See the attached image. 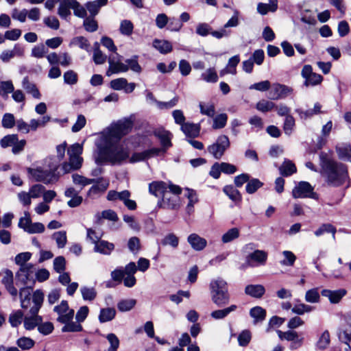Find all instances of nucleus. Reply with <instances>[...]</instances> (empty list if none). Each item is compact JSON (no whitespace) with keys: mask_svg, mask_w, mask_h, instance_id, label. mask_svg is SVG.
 Returning <instances> with one entry per match:
<instances>
[{"mask_svg":"<svg viewBox=\"0 0 351 351\" xmlns=\"http://www.w3.org/2000/svg\"><path fill=\"white\" fill-rule=\"evenodd\" d=\"M70 45H77L80 48L88 51L89 49V43L88 40L83 36H77L74 38Z\"/></svg>","mask_w":351,"mask_h":351,"instance_id":"obj_62","label":"nucleus"},{"mask_svg":"<svg viewBox=\"0 0 351 351\" xmlns=\"http://www.w3.org/2000/svg\"><path fill=\"white\" fill-rule=\"evenodd\" d=\"M263 186V183L258 179L254 178L249 180L246 185V191L249 194L255 193L259 188Z\"/></svg>","mask_w":351,"mask_h":351,"instance_id":"obj_57","label":"nucleus"},{"mask_svg":"<svg viewBox=\"0 0 351 351\" xmlns=\"http://www.w3.org/2000/svg\"><path fill=\"white\" fill-rule=\"evenodd\" d=\"M32 254L30 252H22L17 254L15 256V263L16 265H19L20 267L24 265H27L28 263L27 262L31 258Z\"/></svg>","mask_w":351,"mask_h":351,"instance_id":"obj_59","label":"nucleus"},{"mask_svg":"<svg viewBox=\"0 0 351 351\" xmlns=\"http://www.w3.org/2000/svg\"><path fill=\"white\" fill-rule=\"evenodd\" d=\"M109 71L112 73H125L129 70V67L126 64L120 61H116L109 58Z\"/></svg>","mask_w":351,"mask_h":351,"instance_id":"obj_27","label":"nucleus"},{"mask_svg":"<svg viewBox=\"0 0 351 351\" xmlns=\"http://www.w3.org/2000/svg\"><path fill=\"white\" fill-rule=\"evenodd\" d=\"M30 316H25L23 320L24 328L26 330H31L38 327L39 324L43 322L41 316L38 313H30Z\"/></svg>","mask_w":351,"mask_h":351,"instance_id":"obj_17","label":"nucleus"},{"mask_svg":"<svg viewBox=\"0 0 351 351\" xmlns=\"http://www.w3.org/2000/svg\"><path fill=\"white\" fill-rule=\"evenodd\" d=\"M116 311L113 308H101L99 315V320L101 323L107 322L114 319Z\"/></svg>","mask_w":351,"mask_h":351,"instance_id":"obj_34","label":"nucleus"},{"mask_svg":"<svg viewBox=\"0 0 351 351\" xmlns=\"http://www.w3.org/2000/svg\"><path fill=\"white\" fill-rule=\"evenodd\" d=\"M134 29V25L130 20H123L120 23L119 31L122 35L130 36Z\"/></svg>","mask_w":351,"mask_h":351,"instance_id":"obj_42","label":"nucleus"},{"mask_svg":"<svg viewBox=\"0 0 351 351\" xmlns=\"http://www.w3.org/2000/svg\"><path fill=\"white\" fill-rule=\"evenodd\" d=\"M44 294L40 289L36 290L32 295L34 305L29 310L30 313H38L43 302Z\"/></svg>","mask_w":351,"mask_h":351,"instance_id":"obj_23","label":"nucleus"},{"mask_svg":"<svg viewBox=\"0 0 351 351\" xmlns=\"http://www.w3.org/2000/svg\"><path fill=\"white\" fill-rule=\"evenodd\" d=\"M114 248V245L113 243L100 239L95 245L94 250L96 252L108 255L112 252Z\"/></svg>","mask_w":351,"mask_h":351,"instance_id":"obj_24","label":"nucleus"},{"mask_svg":"<svg viewBox=\"0 0 351 351\" xmlns=\"http://www.w3.org/2000/svg\"><path fill=\"white\" fill-rule=\"evenodd\" d=\"M293 93L291 87L280 83H274L269 92V97L272 100L285 99Z\"/></svg>","mask_w":351,"mask_h":351,"instance_id":"obj_9","label":"nucleus"},{"mask_svg":"<svg viewBox=\"0 0 351 351\" xmlns=\"http://www.w3.org/2000/svg\"><path fill=\"white\" fill-rule=\"evenodd\" d=\"M223 191L231 199L232 201L237 202L241 199L239 191L232 186H226L223 189Z\"/></svg>","mask_w":351,"mask_h":351,"instance_id":"obj_43","label":"nucleus"},{"mask_svg":"<svg viewBox=\"0 0 351 351\" xmlns=\"http://www.w3.org/2000/svg\"><path fill=\"white\" fill-rule=\"evenodd\" d=\"M17 138V134L6 135L3 136L0 141V145L3 148H6L8 147H13L14 144L16 143Z\"/></svg>","mask_w":351,"mask_h":351,"instance_id":"obj_53","label":"nucleus"},{"mask_svg":"<svg viewBox=\"0 0 351 351\" xmlns=\"http://www.w3.org/2000/svg\"><path fill=\"white\" fill-rule=\"evenodd\" d=\"M53 311L58 314L57 321L60 323H66L71 321L74 316V311L69 308L68 303L62 300L59 305L54 307Z\"/></svg>","mask_w":351,"mask_h":351,"instance_id":"obj_11","label":"nucleus"},{"mask_svg":"<svg viewBox=\"0 0 351 351\" xmlns=\"http://www.w3.org/2000/svg\"><path fill=\"white\" fill-rule=\"evenodd\" d=\"M181 130L186 136L195 138L199 134L200 125L186 122L185 124H182Z\"/></svg>","mask_w":351,"mask_h":351,"instance_id":"obj_22","label":"nucleus"},{"mask_svg":"<svg viewBox=\"0 0 351 351\" xmlns=\"http://www.w3.org/2000/svg\"><path fill=\"white\" fill-rule=\"evenodd\" d=\"M210 289L212 301L217 306H222L229 303L227 282L222 278H218L211 280Z\"/></svg>","mask_w":351,"mask_h":351,"instance_id":"obj_4","label":"nucleus"},{"mask_svg":"<svg viewBox=\"0 0 351 351\" xmlns=\"http://www.w3.org/2000/svg\"><path fill=\"white\" fill-rule=\"evenodd\" d=\"M34 270V266L32 263L21 267L16 274L17 282L24 285H34L35 283Z\"/></svg>","mask_w":351,"mask_h":351,"instance_id":"obj_8","label":"nucleus"},{"mask_svg":"<svg viewBox=\"0 0 351 351\" xmlns=\"http://www.w3.org/2000/svg\"><path fill=\"white\" fill-rule=\"evenodd\" d=\"M182 193V189L175 184H169V188L163 194L159 205L161 208L167 209H177L180 206L178 195Z\"/></svg>","mask_w":351,"mask_h":351,"instance_id":"obj_6","label":"nucleus"},{"mask_svg":"<svg viewBox=\"0 0 351 351\" xmlns=\"http://www.w3.org/2000/svg\"><path fill=\"white\" fill-rule=\"evenodd\" d=\"M66 261L65 258L62 256H58L53 260V269L57 273L61 274L65 269Z\"/></svg>","mask_w":351,"mask_h":351,"instance_id":"obj_64","label":"nucleus"},{"mask_svg":"<svg viewBox=\"0 0 351 351\" xmlns=\"http://www.w3.org/2000/svg\"><path fill=\"white\" fill-rule=\"evenodd\" d=\"M22 86L29 94H31L34 98L40 99V93L36 85L31 82L28 77H24L22 82Z\"/></svg>","mask_w":351,"mask_h":351,"instance_id":"obj_29","label":"nucleus"},{"mask_svg":"<svg viewBox=\"0 0 351 351\" xmlns=\"http://www.w3.org/2000/svg\"><path fill=\"white\" fill-rule=\"evenodd\" d=\"M347 291L344 289L337 290L323 289L321 292L322 296L327 298L332 304H337L340 302L342 298L346 294Z\"/></svg>","mask_w":351,"mask_h":351,"instance_id":"obj_14","label":"nucleus"},{"mask_svg":"<svg viewBox=\"0 0 351 351\" xmlns=\"http://www.w3.org/2000/svg\"><path fill=\"white\" fill-rule=\"evenodd\" d=\"M250 316L254 318V322H262L265 319L266 316V311L261 306H255L251 308L250 311Z\"/></svg>","mask_w":351,"mask_h":351,"instance_id":"obj_37","label":"nucleus"},{"mask_svg":"<svg viewBox=\"0 0 351 351\" xmlns=\"http://www.w3.org/2000/svg\"><path fill=\"white\" fill-rule=\"evenodd\" d=\"M240 236V230L237 228H232L225 232L221 237L223 243H228L237 239Z\"/></svg>","mask_w":351,"mask_h":351,"instance_id":"obj_36","label":"nucleus"},{"mask_svg":"<svg viewBox=\"0 0 351 351\" xmlns=\"http://www.w3.org/2000/svg\"><path fill=\"white\" fill-rule=\"evenodd\" d=\"M229 147L228 137L226 135H220L215 143L208 147L207 150L215 159H220Z\"/></svg>","mask_w":351,"mask_h":351,"instance_id":"obj_7","label":"nucleus"},{"mask_svg":"<svg viewBox=\"0 0 351 351\" xmlns=\"http://www.w3.org/2000/svg\"><path fill=\"white\" fill-rule=\"evenodd\" d=\"M240 62L239 55H236L230 58L228 60L227 66L220 71V75L224 76L227 74L235 75L237 73V66Z\"/></svg>","mask_w":351,"mask_h":351,"instance_id":"obj_18","label":"nucleus"},{"mask_svg":"<svg viewBox=\"0 0 351 351\" xmlns=\"http://www.w3.org/2000/svg\"><path fill=\"white\" fill-rule=\"evenodd\" d=\"M301 75L305 79L304 85L306 86L318 85L323 80V77L321 75L313 72L312 66L309 64L303 66Z\"/></svg>","mask_w":351,"mask_h":351,"instance_id":"obj_10","label":"nucleus"},{"mask_svg":"<svg viewBox=\"0 0 351 351\" xmlns=\"http://www.w3.org/2000/svg\"><path fill=\"white\" fill-rule=\"evenodd\" d=\"M330 343V334L326 330L324 331L320 336L317 342V348L319 350H324L328 347Z\"/></svg>","mask_w":351,"mask_h":351,"instance_id":"obj_55","label":"nucleus"},{"mask_svg":"<svg viewBox=\"0 0 351 351\" xmlns=\"http://www.w3.org/2000/svg\"><path fill=\"white\" fill-rule=\"evenodd\" d=\"M320 300V295L317 288L308 290L305 293V300L308 303H318Z\"/></svg>","mask_w":351,"mask_h":351,"instance_id":"obj_46","label":"nucleus"},{"mask_svg":"<svg viewBox=\"0 0 351 351\" xmlns=\"http://www.w3.org/2000/svg\"><path fill=\"white\" fill-rule=\"evenodd\" d=\"M106 337L110 344L108 351H117L119 346V339L117 335L114 333H109Z\"/></svg>","mask_w":351,"mask_h":351,"instance_id":"obj_63","label":"nucleus"},{"mask_svg":"<svg viewBox=\"0 0 351 351\" xmlns=\"http://www.w3.org/2000/svg\"><path fill=\"white\" fill-rule=\"evenodd\" d=\"M313 188L307 182H300L293 189L292 195L294 198L313 197Z\"/></svg>","mask_w":351,"mask_h":351,"instance_id":"obj_12","label":"nucleus"},{"mask_svg":"<svg viewBox=\"0 0 351 351\" xmlns=\"http://www.w3.org/2000/svg\"><path fill=\"white\" fill-rule=\"evenodd\" d=\"M338 156L341 160H349L351 157V147L350 145H340L336 147Z\"/></svg>","mask_w":351,"mask_h":351,"instance_id":"obj_39","label":"nucleus"},{"mask_svg":"<svg viewBox=\"0 0 351 351\" xmlns=\"http://www.w3.org/2000/svg\"><path fill=\"white\" fill-rule=\"evenodd\" d=\"M67 144L66 142L62 143L60 145H57L56 147V157H49L46 159V162L49 161L51 162H55L58 161V167L59 166V162L64 158L65 151L66 149Z\"/></svg>","mask_w":351,"mask_h":351,"instance_id":"obj_35","label":"nucleus"},{"mask_svg":"<svg viewBox=\"0 0 351 351\" xmlns=\"http://www.w3.org/2000/svg\"><path fill=\"white\" fill-rule=\"evenodd\" d=\"M187 241L191 247L195 251H202L207 245L206 240L195 233L189 235Z\"/></svg>","mask_w":351,"mask_h":351,"instance_id":"obj_15","label":"nucleus"},{"mask_svg":"<svg viewBox=\"0 0 351 351\" xmlns=\"http://www.w3.org/2000/svg\"><path fill=\"white\" fill-rule=\"evenodd\" d=\"M163 245H170L173 248H176L179 244L178 237L173 233L167 234L162 241Z\"/></svg>","mask_w":351,"mask_h":351,"instance_id":"obj_49","label":"nucleus"},{"mask_svg":"<svg viewBox=\"0 0 351 351\" xmlns=\"http://www.w3.org/2000/svg\"><path fill=\"white\" fill-rule=\"evenodd\" d=\"M336 228L330 223H324L317 229L314 234L316 237H320L325 232H330L332 234V239H335Z\"/></svg>","mask_w":351,"mask_h":351,"instance_id":"obj_41","label":"nucleus"},{"mask_svg":"<svg viewBox=\"0 0 351 351\" xmlns=\"http://www.w3.org/2000/svg\"><path fill=\"white\" fill-rule=\"evenodd\" d=\"M83 152V145L74 143L67 149L69 162H64L62 169L64 173L79 169L82 165L83 158L81 156Z\"/></svg>","mask_w":351,"mask_h":351,"instance_id":"obj_5","label":"nucleus"},{"mask_svg":"<svg viewBox=\"0 0 351 351\" xmlns=\"http://www.w3.org/2000/svg\"><path fill=\"white\" fill-rule=\"evenodd\" d=\"M24 313L21 310L12 312L9 316L8 322L12 327L16 328L24 320Z\"/></svg>","mask_w":351,"mask_h":351,"instance_id":"obj_32","label":"nucleus"},{"mask_svg":"<svg viewBox=\"0 0 351 351\" xmlns=\"http://www.w3.org/2000/svg\"><path fill=\"white\" fill-rule=\"evenodd\" d=\"M21 306L23 308H27L30 306L31 290L28 287L21 289L19 292Z\"/></svg>","mask_w":351,"mask_h":351,"instance_id":"obj_33","label":"nucleus"},{"mask_svg":"<svg viewBox=\"0 0 351 351\" xmlns=\"http://www.w3.org/2000/svg\"><path fill=\"white\" fill-rule=\"evenodd\" d=\"M80 291L84 300H93L97 296V291L93 287H82Z\"/></svg>","mask_w":351,"mask_h":351,"instance_id":"obj_44","label":"nucleus"},{"mask_svg":"<svg viewBox=\"0 0 351 351\" xmlns=\"http://www.w3.org/2000/svg\"><path fill=\"white\" fill-rule=\"evenodd\" d=\"M14 116L11 113H5L3 114L1 125L2 127L6 129L12 128L16 125Z\"/></svg>","mask_w":351,"mask_h":351,"instance_id":"obj_52","label":"nucleus"},{"mask_svg":"<svg viewBox=\"0 0 351 351\" xmlns=\"http://www.w3.org/2000/svg\"><path fill=\"white\" fill-rule=\"evenodd\" d=\"M275 107L276 104L274 102L266 99L259 101L256 106V109L262 112H269Z\"/></svg>","mask_w":351,"mask_h":351,"instance_id":"obj_48","label":"nucleus"},{"mask_svg":"<svg viewBox=\"0 0 351 351\" xmlns=\"http://www.w3.org/2000/svg\"><path fill=\"white\" fill-rule=\"evenodd\" d=\"M280 173L283 176H290L297 171L295 164L290 160H285L279 167Z\"/></svg>","mask_w":351,"mask_h":351,"instance_id":"obj_26","label":"nucleus"},{"mask_svg":"<svg viewBox=\"0 0 351 351\" xmlns=\"http://www.w3.org/2000/svg\"><path fill=\"white\" fill-rule=\"evenodd\" d=\"M314 307L304 303L295 304L291 308L293 313L298 315H302L304 313H308L314 310Z\"/></svg>","mask_w":351,"mask_h":351,"instance_id":"obj_38","label":"nucleus"},{"mask_svg":"<svg viewBox=\"0 0 351 351\" xmlns=\"http://www.w3.org/2000/svg\"><path fill=\"white\" fill-rule=\"evenodd\" d=\"M153 46L163 54L170 53L173 49L171 43L166 40L155 39L153 42Z\"/></svg>","mask_w":351,"mask_h":351,"instance_id":"obj_28","label":"nucleus"},{"mask_svg":"<svg viewBox=\"0 0 351 351\" xmlns=\"http://www.w3.org/2000/svg\"><path fill=\"white\" fill-rule=\"evenodd\" d=\"M168 188L169 184L162 181H158L149 184V191L152 195L158 197L160 195L162 196Z\"/></svg>","mask_w":351,"mask_h":351,"instance_id":"obj_19","label":"nucleus"},{"mask_svg":"<svg viewBox=\"0 0 351 351\" xmlns=\"http://www.w3.org/2000/svg\"><path fill=\"white\" fill-rule=\"evenodd\" d=\"M185 196L189 199V203L186 206V210L189 213L193 211L194 205L198 202V196L196 191L193 189L186 188Z\"/></svg>","mask_w":351,"mask_h":351,"instance_id":"obj_31","label":"nucleus"},{"mask_svg":"<svg viewBox=\"0 0 351 351\" xmlns=\"http://www.w3.org/2000/svg\"><path fill=\"white\" fill-rule=\"evenodd\" d=\"M45 187L40 184H36L32 186L29 190V195L32 198L36 199L43 195L45 192Z\"/></svg>","mask_w":351,"mask_h":351,"instance_id":"obj_58","label":"nucleus"},{"mask_svg":"<svg viewBox=\"0 0 351 351\" xmlns=\"http://www.w3.org/2000/svg\"><path fill=\"white\" fill-rule=\"evenodd\" d=\"M200 112L202 114L213 117L215 113V106L212 103H199Z\"/></svg>","mask_w":351,"mask_h":351,"instance_id":"obj_50","label":"nucleus"},{"mask_svg":"<svg viewBox=\"0 0 351 351\" xmlns=\"http://www.w3.org/2000/svg\"><path fill=\"white\" fill-rule=\"evenodd\" d=\"M23 54V49L19 45H15L12 50H4L0 54V59L3 62H8L15 56H21Z\"/></svg>","mask_w":351,"mask_h":351,"instance_id":"obj_20","label":"nucleus"},{"mask_svg":"<svg viewBox=\"0 0 351 351\" xmlns=\"http://www.w3.org/2000/svg\"><path fill=\"white\" fill-rule=\"evenodd\" d=\"M228 120V116L225 113H221L216 116L213 119V129H221L225 127Z\"/></svg>","mask_w":351,"mask_h":351,"instance_id":"obj_51","label":"nucleus"},{"mask_svg":"<svg viewBox=\"0 0 351 351\" xmlns=\"http://www.w3.org/2000/svg\"><path fill=\"white\" fill-rule=\"evenodd\" d=\"M154 134L160 140L162 147L168 149L171 146V134L169 131L158 128L154 131Z\"/></svg>","mask_w":351,"mask_h":351,"instance_id":"obj_16","label":"nucleus"},{"mask_svg":"<svg viewBox=\"0 0 351 351\" xmlns=\"http://www.w3.org/2000/svg\"><path fill=\"white\" fill-rule=\"evenodd\" d=\"M46 167L28 169V173L37 182H43L45 184H50L56 182L58 176L56 174L58 169V161L51 162H46Z\"/></svg>","mask_w":351,"mask_h":351,"instance_id":"obj_3","label":"nucleus"},{"mask_svg":"<svg viewBox=\"0 0 351 351\" xmlns=\"http://www.w3.org/2000/svg\"><path fill=\"white\" fill-rule=\"evenodd\" d=\"M267 258V252L263 250H256L247 256V261L251 266L263 265L266 263Z\"/></svg>","mask_w":351,"mask_h":351,"instance_id":"obj_13","label":"nucleus"},{"mask_svg":"<svg viewBox=\"0 0 351 351\" xmlns=\"http://www.w3.org/2000/svg\"><path fill=\"white\" fill-rule=\"evenodd\" d=\"M136 300L134 299H127L120 301L117 304L118 309L121 312L130 311L136 305Z\"/></svg>","mask_w":351,"mask_h":351,"instance_id":"obj_47","label":"nucleus"},{"mask_svg":"<svg viewBox=\"0 0 351 351\" xmlns=\"http://www.w3.org/2000/svg\"><path fill=\"white\" fill-rule=\"evenodd\" d=\"M278 9V0H269V3H259L257 5V12L261 15H265L269 12H274Z\"/></svg>","mask_w":351,"mask_h":351,"instance_id":"obj_21","label":"nucleus"},{"mask_svg":"<svg viewBox=\"0 0 351 351\" xmlns=\"http://www.w3.org/2000/svg\"><path fill=\"white\" fill-rule=\"evenodd\" d=\"M282 254L285 257V259L280 261V264L282 265L286 266L293 265L296 260V256H295V254L292 252L288 250L283 251Z\"/></svg>","mask_w":351,"mask_h":351,"instance_id":"obj_56","label":"nucleus"},{"mask_svg":"<svg viewBox=\"0 0 351 351\" xmlns=\"http://www.w3.org/2000/svg\"><path fill=\"white\" fill-rule=\"evenodd\" d=\"M63 77L64 83L69 85H73L77 84L78 80V76L77 73H75L73 70H69L65 72L64 73Z\"/></svg>","mask_w":351,"mask_h":351,"instance_id":"obj_60","label":"nucleus"},{"mask_svg":"<svg viewBox=\"0 0 351 351\" xmlns=\"http://www.w3.org/2000/svg\"><path fill=\"white\" fill-rule=\"evenodd\" d=\"M319 158L321 173L328 185L339 186L349 182L348 168L345 165L328 158L324 152L320 154Z\"/></svg>","mask_w":351,"mask_h":351,"instance_id":"obj_2","label":"nucleus"},{"mask_svg":"<svg viewBox=\"0 0 351 351\" xmlns=\"http://www.w3.org/2000/svg\"><path fill=\"white\" fill-rule=\"evenodd\" d=\"M132 121L128 119L120 120L105 129L99 135L95 145L98 156L97 164L108 163L111 165H122L125 163H135L143 161L154 156L166 152L167 148H152L143 152H135L131 155L125 141L120 143L121 138L128 134L132 128Z\"/></svg>","mask_w":351,"mask_h":351,"instance_id":"obj_1","label":"nucleus"},{"mask_svg":"<svg viewBox=\"0 0 351 351\" xmlns=\"http://www.w3.org/2000/svg\"><path fill=\"white\" fill-rule=\"evenodd\" d=\"M265 292V287L261 285H250L246 286L245 293L254 298H261Z\"/></svg>","mask_w":351,"mask_h":351,"instance_id":"obj_25","label":"nucleus"},{"mask_svg":"<svg viewBox=\"0 0 351 351\" xmlns=\"http://www.w3.org/2000/svg\"><path fill=\"white\" fill-rule=\"evenodd\" d=\"M52 238L56 241L59 248H63L66 244V234L65 231H58L53 234Z\"/></svg>","mask_w":351,"mask_h":351,"instance_id":"obj_45","label":"nucleus"},{"mask_svg":"<svg viewBox=\"0 0 351 351\" xmlns=\"http://www.w3.org/2000/svg\"><path fill=\"white\" fill-rule=\"evenodd\" d=\"M72 178L74 184L80 185L82 187L95 182V179H88L78 174H73Z\"/></svg>","mask_w":351,"mask_h":351,"instance_id":"obj_54","label":"nucleus"},{"mask_svg":"<svg viewBox=\"0 0 351 351\" xmlns=\"http://www.w3.org/2000/svg\"><path fill=\"white\" fill-rule=\"evenodd\" d=\"M237 306L232 304L223 309H219L211 313L210 316L215 319H221L227 317L230 313L236 311Z\"/></svg>","mask_w":351,"mask_h":351,"instance_id":"obj_30","label":"nucleus"},{"mask_svg":"<svg viewBox=\"0 0 351 351\" xmlns=\"http://www.w3.org/2000/svg\"><path fill=\"white\" fill-rule=\"evenodd\" d=\"M201 78L208 83H215L218 81L217 73L214 68H209L201 74Z\"/></svg>","mask_w":351,"mask_h":351,"instance_id":"obj_40","label":"nucleus"},{"mask_svg":"<svg viewBox=\"0 0 351 351\" xmlns=\"http://www.w3.org/2000/svg\"><path fill=\"white\" fill-rule=\"evenodd\" d=\"M27 15V10L23 9L19 10L16 8H14L12 10V17L14 20H17L21 23H24L26 21Z\"/></svg>","mask_w":351,"mask_h":351,"instance_id":"obj_61","label":"nucleus"}]
</instances>
